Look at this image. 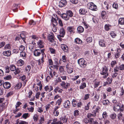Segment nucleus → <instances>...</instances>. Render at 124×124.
<instances>
[{
  "instance_id": "5701e85b",
  "label": "nucleus",
  "mask_w": 124,
  "mask_h": 124,
  "mask_svg": "<svg viewBox=\"0 0 124 124\" xmlns=\"http://www.w3.org/2000/svg\"><path fill=\"white\" fill-rule=\"evenodd\" d=\"M75 42L77 44H81L82 42V40L78 38H77L75 39Z\"/></svg>"
},
{
  "instance_id": "1a4fd4ad",
  "label": "nucleus",
  "mask_w": 124,
  "mask_h": 124,
  "mask_svg": "<svg viewBox=\"0 0 124 124\" xmlns=\"http://www.w3.org/2000/svg\"><path fill=\"white\" fill-rule=\"evenodd\" d=\"M67 2L66 0H61L59 3V6L62 7L65 6L67 4Z\"/></svg>"
},
{
  "instance_id": "3c124183",
  "label": "nucleus",
  "mask_w": 124,
  "mask_h": 124,
  "mask_svg": "<svg viewBox=\"0 0 124 124\" xmlns=\"http://www.w3.org/2000/svg\"><path fill=\"white\" fill-rule=\"evenodd\" d=\"M109 101L107 100H103L102 103L103 105H107L109 103Z\"/></svg>"
},
{
  "instance_id": "7ed1b4c3",
  "label": "nucleus",
  "mask_w": 124,
  "mask_h": 124,
  "mask_svg": "<svg viewBox=\"0 0 124 124\" xmlns=\"http://www.w3.org/2000/svg\"><path fill=\"white\" fill-rule=\"evenodd\" d=\"M44 49L41 50V49H36L34 52V56H39L41 53H42V54L43 55L44 53Z\"/></svg>"
},
{
  "instance_id": "052dcab7",
  "label": "nucleus",
  "mask_w": 124,
  "mask_h": 124,
  "mask_svg": "<svg viewBox=\"0 0 124 124\" xmlns=\"http://www.w3.org/2000/svg\"><path fill=\"white\" fill-rule=\"evenodd\" d=\"M31 69V67L30 65H28L26 67L25 69V70L27 71H29Z\"/></svg>"
},
{
  "instance_id": "4d7b16f0",
  "label": "nucleus",
  "mask_w": 124,
  "mask_h": 124,
  "mask_svg": "<svg viewBox=\"0 0 124 124\" xmlns=\"http://www.w3.org/2000/svg\"><path fill=\"white\" fill-rule=\"evenodd\" d=\"M106 12L105 11H103L101 12V15L102 18H104L106 15Z\"/></svg>"
},
{
  "instance_id": "ea45409f",
  "label": "nucleus",
  "mask_w": 124,
  "mask_h": 124,
  "mask_svg": "<svg viewBox=\"0 0 124 124\" xmlns=\"http://www.w3.org/2000/svg\"><path fill=\"white\" fill-rule=\"evenodd\" d=\"M111 26L108 24H106L105 26V30L108 31L110 29V27Z\"/></svg>"
},
{
  "instance_id": "aec40b11",
  "label": "nucleus",
  "mask_w": 124,
  "mask_h": 124,
  "mask_svg": "<svg viewBox=\"0 0 124 124\" xmlns=\"http://www.w3.org/2000/svg\"><path fill=\"white\" fill-rule=\"evenodd\" d=\"M66 13L70 18L71 17L73 16V13L72 11L70 10H68L66 11Z\"/></svg>"
},
{
  "instance_id": "393cba45",
  "label": "nucleus",
  "mask_w": 124,
  "mask_h": 124,
  "mask_svg": "<svg viewBox=\"0 0 124 124\" xmlns=\"http://www.w3.org/2000/svg\"><path fill=\"white\" fill-rule=\"evenodd\" d=\"M59 70L61 75H63L64 74L65 72L64 71V69L62 66H60V67Z\"/></svg>"
},
{
  "instance_id": "72a5a7b5",
  "label": "nucleus",
  "mask_w": 124,
  "mask_h": 124,
  "mask_svg": "<svg viewBox=\"0 0 124 124\" xmlns=\"http://www.w3.org/2000/svg\"><path fill=\"white\" fill-rule=\"evenodd\" d=\"M57 20L58 21L59 25L61 27L63 26V24L61 20L59 18H57Z\"/></svg>"
},
{
  "instance_id": "13d9d810",
  "label": "nucleus",
  "mask_w": 124,
  "mask_h": 124,
  "mask_svg": "<svg viewBox=\"0 0 124 124\" xmlns=\"http://www.w3.org/2000/svg\"><path fill=\"white\" fill-rule=\"evenodd\" d=\"M119 68V70H124V64H122L120 65L118 67Z\"/></svg>"
},
{
  "instance_id": "8fccbe9b",
  "label": "nucleus",
  "mask_w": 124,
  "mask_h": 124,
  "mask_svg": "<svg viewBox=\"0 0 124 124\" xmlns=\"http://www.w3.org/2000/svg\"><path fill=\"white\" fill-rule=\"evenodd\" d=\"M90 105V102H89L86 105L85 107V110H88L89 109Z\"/></svg>"
},
{
  "instance_id": "f257e3e1",
  "label": "nucleus",
  "mask_w": 124,
  "mask_h": 124,
  "mask_svg": "<svg viewBox=\"0 0 124 124\" xmlns=\"http://www.w3.org/2000/svg\"><path fill=\"white\" fill-rule=\"evenodd\" d=\"M78 64L82 68H85L87 65V63L85 61L83 58H80L78 61Z\"/></svg>"
},
{
  "instance_id": "774afa93",
  "label": "nucleus",
  "mask_w": 124,
  "mask_h": 124,
  "mask_svg": "<svg viewBox=\"0 0 124 124\" xmlns=\"http://www.w3.org/2000/svg\"><path fill=\"white\" fill-rule=\"evenodd\" d=\"M62 99L61 98H60L59 99H58L56 101V103L58 104V105H60L61 104V102Z\"/></svg>"
},
{
  "instance_id": "2f4dec72",
  "label": "nucleus",
  "mask_w": 124,
  "mask_h": 124,
  "mask_svg": "<svg viewBox=\"0 0 124 124\" xmlns=\"http://www.w3.org/2000/svg\"><path fill=\"white\" fill-rule=\"evenodd\" d=\"M72 103L73 107H75L77 106L78 103L76 100L73 99L72 101Z\"/></svg>"
},
{
  "instance_id": "7c9ffc66",
  "label": "nucleus",
  "mask_w": 124,
  "mask_h": 124,
  "mask_svg": "<svg viewBox=\"0 0 124 124\" xmlns=\"http://www.w3.org/2000/svg\"><path fill=\"white\" fill-rule=\"evenodd\" d=\"M99 44L100 46H105V42L103 40H101L99 41Z\"/></svg>"
},
{
  "instance_id": "dca6fc26",
  "label": "nucleus",
  "mask_w": 124,
  "mask_h": 124,
  "mask_svg": "<svg viewBox=\"0 0 124 124\" xmlns=\"http://www.w3.org/2000/svg\"><path fill=\"white\" fill-rule=\"evenodd\" d=\"M70 105V102L68 100L66 101L63 104V106L65 108H69Z\"/></svg>"
},
{
  "instance_id": "39448f33",
  "label": "nucleus",
  "mask_w": 124,
  "mask_h": 124,
  "mask_svg": "<svg viewBox=\"0 0 124 124\" xmlns=\"http://www.w3.org/2000/svg\"><path fill=\"white\" fill-rule=\"evenodd\" d=\"M88 8L90 9L93 11L97 10V7L96 5L92 3H89L87 4Z\"/></svg>"
},
{
  "instance_id": "4c0bfd02",
  "label": "nucleus",
  "mask_w": 124,
  "mask_h": 124,
  "mask_svg": "<svg viewBox=\"0 0 124 124\" xmlns=\"http://www.w3.org/2000/svg\"><path fill=\"white\" fill-rule=\"evenodd\" d=\"M110 34L112 37L113 38H115V37L117 35L116 33L114 31H111L110 33Z\"/></svg>"
},
{
  "instance_id": "20e7f679",
  "label": "nucleus",
  "mask_w": 124,
  "mask_h": 124,
  "mask_svg": "<svg viewBox=\"0 0 124 124\" xmlns=\"http://www.w3.org/2000/svg\"><path fill=\"white\" fill-rule=\"evenodd\" d=\"M108 69L106 66H104L102 69V71L101 72V74L104 75L103 76V78H106L108 75Z\"/></svg>"
},
{
  "instance_id": "f704fd0d",
  "label": "nucleus",
  "mask_w": 124,
  "mask_h": 124,
  "mask_svg": "<svg viewBox=\"0 0 124 124\" xmlns=\"http://www.w3.org/2000/svg\"><path fill=\"white\" fill-rule=\"evenodd\" d=\"M22 86V84L19 83L17 84L15 87V88L16 89H19Z\"/></svg>"
},
{
  "instance_id": "f3484780",
  "label": "nucleus",
  "mask_w": 124,
  "mask_h": 124,
  "mask_svg": "<svg viewBox=\"0 0 124 124\" xmlns=\"http://www.w3.org/2000/svg\"><path fill=\"white\" fill-rule=\"evenodd\" d=\"M37 44L38 47H39L40 48H42L44 47L43 43L41 40H39L37 42Z\"/></svg>"
},
{
  "instance_id": "c9c22d12",
  "label": "nucleus",
  "mask_w": 124,
  "mask_h": 124,
  "mask_svg": "<svg viewBox=\"0 0 124 124\" xmlns=\"http://www.w3.org/2000/svg\"><path fill=\"white\" fill-rule=\"evenodd\" d=\"M29 115L28 113H25L22 116L23 118H24L25 119H26L27 118L29 117Z\"/></svg>"
},
{
  "instance_id": "603ef678",
  "label": "nucleus",
  "mask_w": 124,
  "mask_h": 124,
  "mask_svg": "<svg viewBox=\"0 0 124 124\" xmlns=\"http://www.w3.org/2000/svg\"><path fill=\"white\" fill-rule=\"evenodd\" d=\"M50 51L52 54H54L55 53V50L52 48H49Z\"/></svg>"
},
{
  "instance_id": "9b49d317",
  "label": "nucleus",
  "mask_w": 124,
  "mask_h": 124,
  "mask_svg": "<svg viewBox=\"0 0 124 124\" xmlns=\"http://www.w3.org/2000/svg\"><path fill=\"white\" fill-rule=\"evenodd\" d=\"M67 30L70 34H73L75 32V28L73 26H69L67 27Z\"/></svg>"
},
{
  "instance_id": "37998d69",
  "label": "nucleus",
  "mask_w": 124,
  "mask_h": 124,
  "mask_svg": "<svg viewBox=\"0 0 124 124\" xmlns=\"http://www.w3.org/2000/svg\"><path fill=\"white\" fill-rule=\"evenodd\" d=\"M113 7L115 9H117L118 8V5L116 3H114L113 4Z\"/></svg>"
},
{
  "instance_id": "a878e982",
  "label": "nucleus",
  "mask_w": 124,
  "mask_h": 124,
  "mask_svg": "<svg viewBox=\"0 0 124 124\" xmlns=\"http://www.w3.org/2000/svg\"><path fill=\"white\" fill-rule=\"evenodd\" d=\"M119 23L121 25L124 24V18H121L119 19L118 21Z\"/></svg>"
},
{
  "instance_id": "c85d7f7f",
  "label": "nucleus",
  "mask_w": 124,
  "mask_h": 124,
  "mask_svg": "<svg viewBox=\"0 0 124 124\" xmlns=\"http://www.w3.org/2000/svg\"><path fill=\"white\" fill-rule=\"evenodd\" d=\"M20 37L21 38L23 41L25 43V40L26 38V36H25L24 34H20Z\"/></svg>"
},
{
  "instance_id": "f8f14e48",
  "label": "nucleus",
  "mask_w": 124,
  "mask_h": 124,
  "mask_svg": "<svg viewBox=\"0 0 124 124\" xmlns=\"http://www.w3.org/2000/svg\"><path fill=\"white\" fill-rule=\"evenodd\" d=\"M59 33L60 34L59 35L61 37H63L65 33V30L63 28H61L60 29Z\"/></svg>"
},
{
  "instance_id": "49530a36",
  "label": "nucleus",
  "mask_w": 124,
  "mask_h": 124,
  "mask_svg": "<svg viewBox=\"0 0 124 124\" xmlns=\"http://www.w3.org/2000/svg\"><path fill=\"white\" fill-rule=\"evenodd\" d=\"M19 50L23 52V51L25 50V47L23 45H21L19 47Z\"/></svg>"
},
{
  "instance_id": "b1692460",
  "label": "nucleus",
  "mask_w": 124,
  "mask_h": 124,
  "mask_svg": "<svg viewBox=\"0 0 124 124\" xmlns=\"http://www.w3.org/2000/svg\"><path fill=\"white\" fill-rule=\"evenodd\" d=\"M116 114L114 113H113L111 114L110 115V118L113 120H114L116 119Z\"/></svg>"
},
{
  "instance_id": "a211bd4d",
  "label": "nucleus",
  "mask_w": 124,
  "mask_h": 124,
  "mask_svg": "<svg viewBox=\"0 0 124 124\" xmlns=\"http://www.w3.org/2000/svg\"><path fill=\"white\" fill-rule=\"evenodd\" d=\"M61 120L62 121L63 123H66L68 120V118L66 116H63L60 118Z\"/></svg>"
},
{
  "instance_id": "680f3d73",
  "label": "nucleus",
  "mask_w": 124,
  "mask_h": 124,
  "mask_svg": "<svg viewBox=\"0 0 124 124\" xmlns=\"http://www.w3.org/2000/svg\"><path fill=\"white\" fill-rule=\"evenodd\" d=\"M123 114L121 113H119L117 115V117L118 119L119 120L121 119L122 117Z\"/></svg>"
},
{
  "instance_id": "9d476101",
  "label": "nucleus",
  "mask_w": 124,
  "mask_h": 124,
  "mask_svg": "<svg viewBox=\"0 0 124 124\" xmlns=\"http://www.w3.org/2000/svg\"><path fill=\"white\" fill-rule=\"evenodd\" d=\"M45 91H48L49 92H50L53 90V87L52 86H46L44 88Z\"/></svg>"
},
{
  "instance_id": "c756f323",
  "label": "nucleus",
  "mask_w": 124,
  "mask_h": 124,
  "mask_svg": "<svg viewBox=\"0 0 124 124\" xmlns=\"http://www.w3.org/2000/svg\"><path fill=\"white\" fill-rule=\"evenodd\" d=\"M9 68L10 70L12 71H15L16 69V67L14 65H11L9 66Z\"/></svg>"
},
{
  "instance_id": "de8ad7c7",
  "label": "nucleus",
  "mask_w": 124,
  "mask_h": 124,
  "mask_svg": "<svg viewBox=\"0 0 124 124\" xmlns=\"http://www.w3.org/2000/svg\"><path fill=\"white\" fill-rule=\"evenodd\" d=\"M67 72L69 73H71L73 71V69L72 68L70 67L68 68V69H67Z\"/></svg>"
},
{
  "instance_id": "79ce46f5",
  "label": "nucleus",
  "mask_w": 124,
  "mask_h": 124,
  "mask_svg": "<svg viewBox=\"0 0 124 124\" xmlns=\"http://www.w3.org/2000/svg\"><path fill=\"white\" fill-rule=\"evenodd\" d=\"M17 6L15 4L13 5V11L16 12L17 11Z\"/></svg>"
},
{
  "instance_id": "6e6552de",
  "label": "nucleus",
  "mask_w": 124,
  "mask_h": 124,
  "mask_svg": "<svg viewBox=\"0 0 124 124\" xmlns=\"http://www.w3.org/2000/svg\"><path fill=\"white\" fill-rule=\"evenodd\" d=\"M2 54L4 56L8 57L11 55V52L10 50L5 51L3 52Z\"/></svg>"
},
{
  "instance_id": "69168bd1",
  "label": "nucleus",
  "mask_w": 124,
  "mask_h": 124,
  "mask_svg": "<svg viewBox=\"0 0 124 124\" xmlns=\"http://www.w3.org/2000/svg\"><path fill=\"white\" fill-rule=\"evenodd\" d=\"M10 45L9 44H8L6 45L4 47V48L5 49H10Z\"/></svg>"
},
{
  "instance_id": "09e8293b",
  "label": "nucleus",
  "mask_w": 124,
  "mask_h": 124,
  "mask_svg": "<svg viewBox=\"0 0 124 124\" xmlns=\"http://www.w3.org/2000/svg\"><path fill=\"white\" fill-rule=\"evenodd\" d=\"M62 59L63 62H66L67 57L65 55H63L62 57Z\"/></svg>"
},
{
  "instance_id": "423d86ee",
  "label": "nucleus",
  "mask_w": 124,
  "mask_h": 124,
  "mask_svg": "<svg viewBox=\"0 0 124 124\" xmlns=\"http://www.w3.org/2000/svg\"><path fill=\"white\" fill-rule=\"evenodd\" d=\"M60 85L62 87V88L65 89H67L68 86H70V84L69 83L67 82L65 83L64 81H62Z\"/></svg>"
},
{
  "instance_id": "bb28decb",
  "label": "nucleus",
  "mask_w": 124,
  "mask_h": 124,
  "mask_svg": "<svg viewBox=\"0 0 124 124\" xmlns=\"http://www.w3.org/2000/svg\"><path fill=\"white\" fill-rule=\"evenodd\" d=\"M24 61L22 60H20L17 62V64L18 66H22L24 64Z\"/></svg>"
},
{
  "instance_id": "864d4df0",
  "label": "nucleus",
  "mask_w": 124,
  "mask_h": 124,
  "mask_svg": "<svg viewBox=\"0 0 124 124\" xmlns=\"http://www.w3.org/2000/svg\"><path fill=\"white\" fill-rule=\"evenodd\" d=\"M29 24L30 25H33L36 24V23L33 20H31L29 21Z\"/></svg>"
},
{
  "instance_id": "2eb2a0df",
  "label": "nucleus",
  "mask_w": 124,
  "mask_h": 124,
  "mask_svg": "<svg viewBox=\"0 0 124 124\" xmlns=\"http://www.w3.org/2000/svg\"><path fill=\"white\" fill-rule=\"evenodd\" d=\"M11 86L10 83L8 82H5L3 84L4 87L6 89H8Z\"/></svg>"
},
{
  "instance_id": "0e129e2a",
  "label": "nucleus",
  "mask_w": 124,
  "mask_h": 124,
  "mask_svg": "<svg viewBox=\"0 0 124 124\" xmlns=\"http://www.w3.org/2000/svg\"><path fill=\"white\" fill-rule=\"evenodd\" d=\"M116 61H112L111 63V65L112 67H113L115 64H116Z\"/></svg>"
},
{
  "instance_id": "5fc2aeb1",
  "label": "nucleus",
  "mask_w": 124,
  "mask_h": 124,
  "mask_svg": "<svg viewBox=\"0 0 124 124\" xmlns=\"http://www.w3.org/2000/svg\"><path fill=\"white\" fill-rule=\"evenodd\" d=\"M99 96L97 94L95 95L94 97V101H97L99 98Z\"/></svg>"
},
{
  "instance_id": "bf43d9fd",
  "label": "nucleus",
  "mask_w": 124,
  "mask_h": 124,
  "mask_svg": "<svg viewBox=\"0 0 124 124\" xmlns=\"http://www.w3.org/2000/svg\"><path fill=\"white\" fill-rule=\"evenodd\" d=\"M38 116L37 114H35L33 116V118L35 121H36L38 120Z\"/></svg>"
},
{
  "instance_id": "6ab92c4d",
  "label": "nucleus",
  "mask_w": 124,
  "mask_h": 124,
  "mask_svg": "<svg viewBox=\"0 0 124 124\" xmlns=\"http://www.w3.org/2000/svg\"><path fill=\"white\" fill-rule=\"evenodd\" d=\"M87 12V10L84 8H81L79 10V12L81 15H84Z\"/></svg>"
},
{
  "instance_id": "6e6d98bb",
  "label": "nucleus",
  "mask_w": 124,
  "mask_h": 124,
  "mask_svg": "<svg viewBox=\"0 0 124 124\" xmlns=\"http://www.w3.org/2000/svg\"><path fill=\"white\" fill-rule=\"evenodd\" d=\"M27 109L29 112H32L33 111L34 108L32 106H31L30 108H28Z\"/></svg>"
},
{
  "instance_id": "f03ea898",
  "label": "nucleus",
  "mask_w": 124,
  "mask_h": 124,
  "mask_svg": "<svg viewBox=\"0 0 124 124\" xmlns=\"http://www.w3.org/2000/svg\"><path fill=\"white\" fill-rule=\"evenodd\" d=\"M54 39V36L53 33L49 34L48 36V40L50 41L51 45L53 46L55 45L56 42Z\"/></svg>"
},
{
  "instance_id": "e2e57ef3",
  "label": "nucleus",
  "mask_w": 124,
  "mask_h": 124,
  "mask_svg": "<svg viewBox=\"0 0 124 124\" xmlns=\"http://www.w3.org/2000/svg\"><path fill=\"white\" fill-rule=\"evenodd\" d=\"M9 67L8 66H6L5 67V69L6 70L5 72L6 73H8L9 72Z\"/></svg>"
},
{
  "instance_id": "0eeeda50",
  "label": "nucleus",
  "mask_w": 124,
  "mask_h": 124,
  "mask_svg": "<svg viewBox=\"0 0 124 124\" xmlns=\"http://www.w3.org/2000/svg\"><path fill=\"white\" fill-rule=\"evenodd\" d=\"M61 47L62 50L66 53H68L69 52L68 48V46L64 44H61Z\"/></svg>"
},
{
  "instance_id": "338daca9",
  "label": "nucleus",
  "mask_w": 124,
  "mask_h": 124,
  "mask_svg": "<svg viewBox=\"0 0 124 124\" xmlns=\"http://www.w3.org/2000/svg\"><path fill=\"white\" fill-rule=\"evenodd\" d=\"M61 78L63 80H66L67 79V76H63L62 75H61Z\"/></svg>"
},
{
  "instance_id": "4be33fe9",
  "label": "nucleus",
  "mask_w": 124,
  "mask_h": 124,
  "mask_svg": "<svg viewBox=\"0 0 124 124\" xmlns=\"http://www.w3.org/2000/svg\"><path fill=\"white\" fill-rule=\"evenodd\" d=\"M20 56L23 59H25L26 57V55L24 52H21L20 53Z\"/></svg>"
},
{
  "instance_id": "473e14b6",
  "label": "nucleus",
  "mask_w": 124,
  "mask_h": 124,
  "mask_svg": "<svg viewBox=\"0 0 124 124\" xmlns=\"http://www.w3.org/2000/svg\"><path fill=\"white\" fill-rule=\"evenodd\" d=\"M119 70H120L119 67L116 66L113 69V71L115 73H117V72L119 71Z\"/></svg>"
},
{
  "instance_id": "c03bdc74",
  "label": "nucleus",
  "mask_w": 124,
  "mask_h": 124,
  "mask_svg": "<svg viewBox=\"0 0 124 124\" xmlns=\"http://www.w3.org/2000/svg\"><path fill=\"white\" fill-rule=\"evenodd\" d=\"M102 116L104 119H106L108 116L107 112L105 111L102 114Z\"/></svg>"
},
{
  "instance_id": "4468645a",
  "label": "nucleus",
  "mask_w": 124,
  "mask_h": 124,
  "mask_svg": "<svg viewBox=\"0 0 124 124\" xmlns=\"http://www.w3.org/2000/svg\"><path fill=\"white\" fill-rule=\"evenodd\" d=\"M120 105H119V104H117L114 105L113 107V109L114 111H117L120 109Z\"/></svg>"
},
{
  "instance_id": "412c9836",
  "label": "nucleus",
  "mask_w": 124,
  "mask_h": 124,
  "mask_svg": "<svg viewBox=\"0 0 124 124\" xmlns=\"http://www.w3.org/2000/svg\"><path fill=\"white\" fill-rule=\"evenodd\" d=\"M77 30L78 32L81 33L84 31V28L82 27L79 26L78 27Z\"/></svg>"
},
{
  "instance_id": "ddd939ff",
  "label": "nucleus",
  "mask_w": 124,
  "mask_h": 124,
  "mask_svg": "<svg viewBox=\"0 0 124 124\" xmlns=\"http://www.w3.org/2000/svg\"><path fill=\"white\" fill-rule=\"evenodd\" d=\"M61 17L64 20L67 21L70 18L66 13L62 14Z\"/></svg>"
},
{
  "instance_id": "e433bc0d",
  "label": "nucleus",
  "mask_w": 124,
  "mask_h": 124,
  "mask_svg": "<svg viewBox=\"0 0 124 124\" xmlns=\"http://www.w3.org/2000/svg\"><path fill=\"white\" fill-rule=\"evenodd\" d=\"M79 111L77 110H75L74 112L73 115L74 116H76L79 115Z\"/></svg>"
},
{
  "instance_id": "a18cd8bd",
  "label": "nucleus",
  "mask_w": 124,
  "mask_h": 124,
  "mask_svg": "<svg viewBox=\"0 0 124 124\" xmlns=\"http://www.w3.org/2000/svg\"><path fill=\"white\" fill-rule=\"evenodd\" d=\"M15 70V71L14 72V73L15 74H17L20 72L21 69H20L16 68V69Z\"/></svg>"
},
{
  "instance_id": "58836bf2",
  "label": "nucleus",
  "mask_w": 124,
  "mask_h": 124,
  "mask_svg": "<svg viewBox=\"0 0 124 124\" xmlns=\"http://www.w3.org/2000/svg\"><path fill=\"white\" fill-rule=\"evenodd\" d=\"M92 40L93 39L92 37H89L87 38L86 41L88 43H89L92 41Z\"/></svg>"
},
{
  "instance_id": "a19ab883",
  "label": "nucleus",
  "mask_w": 124,
  "mask_h": 124,
  "mask_svg": "<svg viewBox=\"0 0 124 124\" xmlns=\"http://www.w3.org/2000/svg\"><path fill=\"white\" fill-rule=\"evenodd\" d=\"M58 121L57 118H54L53 120V122L51 123V124H57Z\"/></svg>"
},
{
  "instance_id": "cd10ccee",
  "label": "nucleus",
  "mask_w": 124,
  "mask_h": 124,
  "mask_svg": "<svg viewBox=\"0 0 124 124\" xmlns=\"http://www.w3.org/2000/svg\"><path fill=\"white\" fill-rule=\"evenodd\" d=\"M86 86V84L85 82H83L81 83L80 86H79V88L80 89H83Z\"/></svg>"
}]
</instances>
